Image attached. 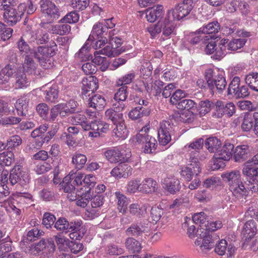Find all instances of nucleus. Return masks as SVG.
Wrapping results in <instances>:
<instances>
[{"mask_svg":"<svg viewBox=\"0 0 258 258\" xmlns=\"http://www.w3.org/2000/svg\"><path fill=\"white\" fill-rule=\"evenodd\" d=\"M223 180L229 186L231 191L234 196L239 198V194H244V185L241 180V174L239 170H235L226 172L221 175Z\"/></svg>","mask_w":258,"mask_h":258,"instance_id":"1","label":"nucleus"},{"mask_svg":"<svg viewBox=\"0 0 258 258\" xmlns=\"http://www.w3.org/2000/svg\"><path fill=\"white\" fill-rule=\"evenodd\" d=\"M205 78L207 80L209 89L213 93L216 89L218 93H222L227 86L225 78L222 73H216L212 69H208L205 72Z\"/></svg>","mask_w":258,"mask_h":258,"instance_id":"2","label":"nucleus"},{"mask_svg":"<svg viewBox=\"0 0 258 258\" xmlns=\"http://www.w3.org/2000/svg\"><path fill=\"white\" fill-rule=\"evenodd\" d=\"M104 155L106 159L111 163L125 162L131 157L130 151H126L124 147H116L105 151Z\"/></svg>","mask_w":258,"mask_h":258,"instance_id":"3","label":"nucleus"},{"mask_svg":"<svg viewBox=\"0 0 258 258\" xmlns=\"http://www.w3.org/2000/svg\"><path fill=\"white\" fill-rule=\"evenodd\" d=\"M54 54L51 48L39 46L34 52V57L37 58L41 65L44 69H49L53 66L51 56Z\"/></svg>","mask_w":258,"mask_h":258,"instance_id":"4","label":"nucleus"},{"mask_svg":"<svg viewBox=\"0 0 258 258\" xmlns=\"http://www.w3.org/2000/svg\"><path fill=\"white\" fill-rule=\"evenodd\" d=\"M188 221L197 224H205L206 229L202 228L200 230L203 229L206 230V231H214L221 228L222 226V222L221 221H216L209 223L207 220L206 215L204 212L195 214L192 216V220L189 219Z\"/></svg>","mask_w":258,"mask_h":258,"instance_id":"5","label":"nucleus"},{"mask_svg":"<svg viewBox=\"0 0 258 258\" xmlns=\"http://www.w3.org/2000/svg\"><path fill=\"white\" fill-rule=\"evenodd\" d=\"M30 180L28 173L23 170L20 166H15L10 171L9 181L12 185L19 183L22 185L29 183Z\"/></svg>","mask_w":258,"mask_h":258,"instance_id":"6","label":"nucleus"},{"mask_svg":"<svg viewBox=\"0 0 258 258\" xmlns=\"http://www.w3.org/2000/svg\"><path fill=\"white\" fill-rule=\"evenodd\" d=\"M235 112V106L233 103L225 104L221 101H217L215 104V111L214 116L217 118H221L223 116H231Z\"/></svg>","mask_w":258,"mask_h":258,"instance_id":"7","label":"nucleus"},{"mask_svg":"<svg viewBox=\"0 0 258 258\" xmlns=\"http://www.w3.org/2000/svg\"><path fill=\"white\" fill-rule=\"evenodd\" d=\"M172 125L169 121H163L158 129V141L160 145L165 146L171 141Z\"/></svg>","mask_w":258,"mask_h":258,"instance_id":"8","label":"nucleus"},{"mask_svg":"<svg viewBox=\"0 0 258 258\" xmlns=\"http://www.w3.org/2000/svg\"><path fill=\"white\" fill-rule=\"evenodd\" d=\"M69 229L71 233L69 234L70 239L76 240H81L86 232V229L81 220H75L70 222Z\"/></svg>","mask_w":258,"mask_h":258,"instance_id":"9","label":"nucleus"},{"mask_svg":"<svg viewBox=\"0 0 258 258\" xmlns=\"http://www.w3.org/2000/svg\"><path fill=\"white\" fill-rule=\"evenodd\" d=\"M82 83V94L86 96H89L98 88V79L95 76H91L84 78Z\"/></svg>","mask_w":258,"mask_h":258,"instance_id":"10","label":"nucleus"},{"mask_svg":"<svg viewBox=\"0 0 258 258\" xmlns=\"http://www.w3.org/2000/svg\"><path fill=\"white\" fill-rule=\"evenodd\" d=\"M191 0H185L177 5L174 9L168 11V16H187L192 10Z\"/></svg>","mask_w":258,"mask_h":258,"instance_id":"11","label":"nucleus"},{"mask_svg":"<svg viewBox=\"0 0 258 258\" xmlns=\"http://www.w3.org/2000/svg\"><path fill=\"white\" fill-rule=\"evenodd\" d=\"M149 222L146 220L140 223H133L127 229L126 233L128 236H139L149 230Z\"/></svg>","mask_w":258,"mask_h":258,"instance_id":"12","label":"nucleus"},{"mask_svg":"<svg viewBox=\"0 0 258 258\" xmlns=\"http://www.w3.org/2000/svg\"><path fill=\"white\" fill-rule=\"evenodd\" d=\"M204 140L200 138L184 146V149L189 152L191 161L196 163L198 161L199 151L202 148Z\"/></svg>","mask_w":258,"mask_h":258,"instance_id":"13","label":"nucleus"},{"mask_svg":"<svg viewBox=\"0 0 258 258\" xmlns=\"http://www.w3.org/2000/svg\"><path fill=\"white\" fill-rule=\"evenodd\" d=\"M256 233V227L254 221L251 220L247 221L242 229V238L244 243L253 237Z\"/></svg>","mask_w":258,"mask_h":258,"instance_id":"14","label":"nucleus"},{"mask_svg":"<svg viewBox=\"0 0 258 258\" xmlns=\"http://www.w3.org/2000/svg\"><path fill=\"white\" fill-rule=\"evenodd\" d=\"M201 170L200 166L197 163L195 164H190V166H184L181 168L180 174L186 181H190L194 175H198Z\"/></svg>","mask_w":258,"mask_h":258,"instance_id":"15","label":"nucleus"},{"mask_svg":"<svg viewBox=\"0 0 258 258\" xmlns=\"http://www.w3.org/2000/svg\"><path fill=\"white\" fill-rule=\"evenodd\" d=\"M234 146L230 143H226L221 148H220L216 154L217 159L214 161V165L218 162V159H221L225 161L229 160L232 157V152L233 151Z\"/></svg>","mask_w":258,"mask_h":258,"instance_id":"16","label":"nucleus"},{"mask_svg":"<svg viewBox=\"0 0 258 258\" xmlns=\"http://www.w3.org/2000/svg\"><path fill=\"white\" fill-rule=\"evenodd\" d=\"M250 154L249 146L246 145L237 146L233 152V157L235 162H241L247 159Z\"/></svg>","mask_w":258,"mask_h":258,"instance_id":"17","label":"nucleus"},{"mask_svg":"<svg viewBox=\"0 0 258 258\" xmlns=\"http://www.w3.org/2000/svg\"><path fill=\"white\" fill-rule=\"evenodd\" d=\"M133 168L127 164L118 165L114 167L111 171L110 174L112 176L120 178L121 177L127 178L132 174Z\"/></svg>","mask_w":258,"mask_h":258,"instance_id":"18","label":"nucleus"},{"mask_svg":"<svg viewBox=\"0 0 258 258\" xmlns=\"http://www.w3.org/2000/svg\"><path fill=\"white\" fill-rule=\"evenodd\" d=\"M150 109L149 107L137 106L132 109L128 113V117L132 120H137L147 116L150 114Z\"/></svg>","mask_w":258,"mask_h":258,"instance_id":"19","label":"nucleus"},{"mask_svg":"<svg viewBox=\"0 0 258 258\" xmlns=\"http://www.w3.org/2000/svg\"><path fill=\"white\" fill-rule=\"evenodd\" d=\"M40 7L42 13L49 16L57 15L58 9L51 0H41Z\"/></svg>","mask_w":258,"mask_h":258,"instance_id":"20","label":"nucleus"},{"mask_svg":"<svg viewBox=\"0 0 258 258\" xmlns=\"http://www.w3.org/2000/svg\"><path fill=\"white\" fill-rule=\"evenodd\" d=\"M104 117L105 119L110 120L114 124L124 122L122 113L116 111L113 108H109L105 111Z\"/></svg>","mask_w":258,"mask_h":258,"instance_id":"21","label":"nucleus"},{"mask_svg":"<svg viewBox=\"0 0 258 258\" xmlns=\"http://www.w3.org/2000/svg\"><path fill=\"white\" fill-rule=\"evenodd\" d=\"M149 128L144 126L133 139V141H135L142 146L144 149L145 145H147L149 138L152 136L149 134Z\"/></svg>","mask_w":258,"mask_h":258,"instance_id":"22","label":"nucleus"},{"mask_svg":"<svg viewBox=\"0 0 258 258\" xmlns=\"http://www.w3.org/2000/svg\"><path fill=\"white\" fill-rule=\"evenodd\" d=\"M149 128L144 126L133 139V141H135L142 146L144 149L145 145H147L149 138L152 136L149 134Z\"/></svg>","mask_w":258,"mask_h":258,"instance_id":"23","label":"nucleus"},{"mask_svg":"<svg viewBox=\"0 0 258 258\" xmlns=\"http://www.w3.org/2000/svg\"><path fill=\"white\" fill-rule=\"evenodd\" d=\"M149 128L144 126L133 139V141H135L142 146L144 149L145 145H147L149 138L152 136L149 134Z\"/></svg>","mask_w":258,"mask_h":258,"instance_id":"24","label":"nucleus"},{"mask_svg":"<svg viewBox=\"0 0 258 258\" xmlns=\"http://www.w3.org/2000/svg\"><path fill=\"white\" fill-rule=\"evenodd\" d=\"M15 75L14 87L16 89H22L28 86V81L24 71L22 69L17 70Z\"/></svg>","mask_w":258,"mask_h":258,"instance_id":"25","label":"nucleus"},{"mask_svg":"<svg viewBox=\"0 0 258 258\" xmlns=\"http://www.w3.org/2000/svg\"><path fill=\"white\" fill-rule=\"evenodd\" d=\"M114 195L118 210L120 213H125L127 209V205L129 204L128 199L120 191L115 192Z\"/></svg>","mask_w":258,"mask_h":258,"instance_id":"26","label":"nucleus"},{"mask_svg":"<svg viewBox=\"0 0 258 258\" xmlns=\"http://www.w3.org/2000/svg\"><path fill=\"white\" fill-rule=\"evenodd\" d=\"M29 100V97L28 95H25L17 100L15 103V108L18 115L21 116L26 115L24 110L26 109L27 110Z\"/></svg>","mask_w":258,"mask_h":258,"instance_id":"27","label":"nucleus"},{"mask_svg":"<svg viewBox=\"0 0 258 258\" xmlns=\"http://www.w3.org/2000/svg\"><path fill=\"white\" fill-rule=\"evenodd\" d=\"M165 188L172 194H174L179 191L180 188V182L178 179L172 178H167L164 179Z\"/></svg>","mask_w":258,"mask_h":258,"instance_id":"28","label":"nucleus"},{"mask_svg":"<svg viewBox=\"0 0 258 258\" xmlns=\"http://www.w3.org/2000/svg\"><path fill=\"white\" fill-rule=\"evenodd\" d=\"M140 191L150 194L154 192L156 189V182L151 178H145L142 183H140Z\"/></svg>","mask_w":258,"mask_h":258,"instance_id":"29","label":"nucleus"},{"mask_svg":"<svg viewBox=\"0 0 258 258\" xmlns=\"http://www.w3.org/2000/svg\"><path fill=\"white\" fill-rule=\"evenodd\" d=\"M36 10V8L33 6L32 2L30 1L28 5L25 4H20L15 14L18 16H28L33 14Z\"/></svg>","mask_w":258,"mask_h":258,"instance_id":"30","label":"nucleus"},{"mask_svg":"<svg viewBox=\"0 0 258 258\" xmlns=\"http://www.w3.org/2000/svg\"><path fill=\"white\" fill-rule=\"evenodd\" d=\"M105 100L100 95H95L89 99L88 105L97 110H100L105 105Z\"/></svg>","mask_w":258,"mask_h":258,"instance_id":"31","label":"nucleus"},{"mask_svg":"<svg viewBox=\"0 0 258 258\" xmlns=\"http://www.w3.org/2000/svg\"><path fill=\"white\" fill-rule=\"evenodd\" d=\"M100 121H92L90 123L88 121L84 130L86 131H91L88 133V137L91 138H97L100 136L99 128Z\"/></svg>","mask_w":258,"mask_h":258,"instance_id":"32","label":"nucleus"},{"mask_svg":"<svg viewBox=\"0 0 258 258\" xmlns=\"http://www.w3.org/2000/svg\"><path fill=\"white\" fill-rule=\"evenodd\" d=\"M14 73V66L8 64L0 71V84H6Z\"/></svg>","mask_w":258,"mask_h":258,"instance_id":"33","label":"nucleus"},{"mask_svg":"<svg viewBox=\"0 0 258 258\" xmlns=\"http://www.w3.org/2000/svg\"><path fill=\"white\" fill-rule=\"evenodd\" d=\"M16 0H0V9L4 10L8 15L15 16L14 7L17 5Z\"/></svg>","mask_w":258,"mask_h":258,"instance_id":"34","label":"nucleus"},{"mask_svg":"<svg viewBox=\"0 0 258 258\" xmlns=\"http://www.w3.org/2000/svg\"><path fill=\"white\" fill-rule=\"evenodd\" d=\"M221 143L216 137H210L205 142V146L211 153H217L221 148Z\"/></svg>","mask_w":258,"mask_h":258,"instance_id":"35","label":"nucleus"},{"mask_svg":"<svg viewBox=\"0 0 258 258\" xmlns=\"http://www.w3.org/2000/svg\"><path fill=\"white\" fill-rule=\"evenodd\" d=\"M116 127L113 129L112 136L116 138L124 140L127 138L128 131L124 124V122L118 123L115 124Z\"/></svg>","mask_w":258,"mask_h":258,"instance_id":"36","label":"nucleus"},{"mask_svg":"<svg viewBox=\"0 0 258 258\" xmlns=\"http://www.w3.org/2000/svg\"><path fill=\"white\" fill-rule=\"evenodd\" d=\"M72 162L75 165V168L79 170L84 167L87 160L85 155L79 152H75L72 155Z\"/></svg>","mask_w":258,"mask_h":258,"instance_id":"37","label":"nucleus"},{"mask_svg":"<svg viewBox=\"0 0 258 258\" xmlns=\"http://www.w3.org/2000/svg\"><path fill=\"white\" fill-rule=\"evenodd\" d=\"M140 16L145 15V16H161L164 14L163 7L158 5L153 7L146 9L143 11H140Z\"/></svg>","mask_w":258,"mask_h":258,"instance_id":"38","label":"nucleus"},{"mask_svg":"<svg viewBox=\"0 0 258 258\" xmlns=\"http://www.w3.org/2000/svg\"><path fill=\"white\" fill-rule=\"evenodd\" d=\"M160 21L164 22L162 23L161 29H163V34L165 36H169L173 33L175 26L169 20L167 17H160Z\"/></svg>","mask_w":258,"mask_h":258,"instance_id":"39","label":"nucleus"},{"mask_svg":"<svg viewBox=\"0 0 258 258\" xmlns=\"http://www.w3.org/2000/svg\"><path fill=\"white\" fill-rule=\"evenodd\" d=\"M250 162L247 161L242 169V173L248 177V179L256 178L258 176V167L253 166Z\"/></svg>","mask_w":258,"mask_h":258,"instance_id":"40","label":"nucleus"},{"mask_svg":"<svg viewBox=\"0 0 258 258\" xmlns=\"http://www.w3.org/2000/svg\"><path fill=\"white\" fill-rule=\"evenodd\" d=\"M124 51V49H122V48L120 49H116L114 47H111L110 46H106L104 48L100 49L98 51L95 52V54H104L107 55L109 57L115 56L121 54Z\"/></svg>","mask_w":258,"mask_h":258,"instance_id":"41","label":"nucleus"},{"mask_svg":"<svg viewBox=\"0 0 258 258\" xmlns=\"http://www.w3.org/2000/svg\"><path fill=\"white\" fill-rule=\"evenodd\" d=\"M245 82L252 90L258 92V73H250L245 77Z\"/></svg>","mask_w":258,"mask_h":258,"instance_id":"42","label":"nucleus"},{"mask_svg":"<svg viewBox=\"0 0 258 258\" xmlns=\"http://www.w3.org/2000/svg\"><path fill=\"white\" fill-rule=\"evenodd\" d=\"M245 192L244 194H239V198L245 196L247 194V190L251 191L252 192H258V180L256 178H251L250 179H247L245 181Z\"/></svg>","mask_w":258,"mask_h":258,"instance_id":"43","label":"nucleus"},{"mask_svg":"<svg viewBox=\"0 0 258 258\" xmlns=\"http://www.w3.org/2000/svg\"><path fill=\"white\" fill-rule=\"evenodd\" d=\"M21 69L24 70L31 74H37L36 64L32 58L27 55L25 57L23 67Z\"/></svg>","mask_w":258,"mask_h":258,"instance_id":"44","label":"nucleus"},{"mask_svg":"<svg viewBox=\"0 0 258 258\" xmlns=\"http://www.w3.org/2000/svg\"><path fill=\"white\" fill-rule=\"evenodd\" d=\"M207 231L202 235L203 239L200 246L202 250L211 249L215 244V242L212 239L213 236L209 233L210 231H208L207 234Z\"/></svg>","mask_w":258,"mask_h":258,"instance_id":"45","label":"nucleus"},{"mask_svg":"<svg viewBox=\"0 0 258 258\" xmlns=\"http://www.w3.org/2000/svg\"><path fill=\"white\" fill-rule=\"evenodd\" d=\"M69 121L73 124L81 125L84 130L88 121L86 116L82 113H76L69 117Z\"/></svg>","mask_w":258,"mask_h":258,"instance_id":"46","label":"nucleus"},{"mask_svg":"<svg viewBox=\"0 0 258 258\" xmlns=\"http://www.w3.org/2000/svg\"><path fill=\"white\" fill-rule=\"evenodd\" d=\"M14 155L11 151H5L0 153V164L10 166L14 162Z\"/></svg>","mask_w":258,"mask_h":258,"instance_id":"47","label":"nucleus"},{"mask_svg":"<svg viewBox=\"0 0 258 258\" xmlns=\"http://www.w3.org/2000/svg\"><path fill=\"white\" fill-rule=\"evenodd\" d=\"M219 29L220 25L216 21L210 23L205 26L200 28L199 32L204 34H210L218 32Z\"/></svg>","mask_w":258,"mask_h":258,"instance_id":"48","label":"nucleus"},{"mask_svg":"<svg viewBox=\"0 0 258 258\" xmlns=\"http://www.w3.org/2000/svg\"><path fill=\"white\" fill-rule=\"evenodd\" d=\"M125 246L132 253L139 252L141 249L140 243L133 238H128L126 239Z\"/></svg>","mask_w":258,"mask_h":258,"instance_id":"49","label":"nucleus"},{"mask_svg":"<svg viewBox=\"0 0 258 258\" xmlns=\"http://www.w3.org/2000/svg\"><path fill=\"white\" fill-rule=\"evenodd\" d=\"M71 179L70 176H66L63 179L62 182L61 183V186L63 188L64 191L66 192H73L76 189V185Z\"/></svg>","mask_w":258,"mask_h":258,"instance_id":"50","label":"nucleus"},{"mask_svg":"<svg viewBox=\"0 0 258 258\" xmlns=\"http://www.w3.org/2000/svg\"><path fill=\"white\" fill-rule=\"evenodd\" d=\"M152 70L151 62H146L142 66L140 69L141 77L145 80H151V77L152 74Z\"/></svg>","mask_w":258,"mask_h":258,"instance_id":"51","label":"nucleus"},{"mask_svg":"<svg viewBox=\"0 0 258 258\" xmlns=\"http://www.w3.org/2000/svg\"><path fill=\"white\" fill-rule=\"evenodd\" d=\"M186 94L185 92L183 90L180 89L175 90L170 97V103L177 106L180 100L185 97Z\"/></svg>","mask_w":258,"mask_h":258,"instance_id":"52","label":"nucleus"},{"mask_svg":"<svg viewBox=\"0 0 258 258\" xmlns=\"http://www.w3.org/2000/svg\"><path fill=\"white\" fill-rule=\"evenodd\" d=\"M135 78V74L131 73L125 75L118 78L116 82V85L118 87L126 86L131 84Z\"/></svg>","mask_w":258,"mask_h":258,"instance_id":"53","label":"nucleus"},{"mask_svg":"<svg viewBox=\"0 0 258 258\" xmlns=\"http://www.w3.org/2000/svg\"><path fill=\"white\" fill-rule=\"evenodd\" d=\"M90 45L89 41H87L79 51L75 54V57L83 61L88 59L90 57Z\"/></svg>","mask_w":258,"mask_h":258,"instance_id":"54","label":"nucleus"},{"mask_svg":"<svg viewBox=\"0 0 258 258\" xmlns=\"http://www.w3.org/2000/svg\"><path fill=\"white\" fill-rule=\"evenodd\" d=\"M256 116H258V115L254 114L253 117L249 115L244 116L241 125V127L243 131L248 132L252 128L253 125V118H255Z\"/></svg>","mask_w":258,"mask_h":258,"instance_id":"55","label":"nucleus"},{"mask_svg":"<svg viewBox=\"0 0 258 258\" xmlns=\"http://www.w3.org/2000/svg\"><path fill=\"white\" fill-rule=\"evenodd\" d=\"M46 101L55 102L58 98V91L55 86L50 87L48 90L44 91Z\"/></svg>","mask_w":258,"mask_h":258,"instance_id":"56","label":"nucleus"},{"mask_svg":"<svg viewBox=\"0 0 258 258\" xmlns=\"http://www.w3.org/2000/svg\"><path fill=\"white\" fill-rule=\"evenodd\" d=\"M163 203L160 204L158 206L153 207L151 210V215L153 220L158 221L163 214V209L165 207L163 205Z\"/></svg>","mask_w":258,"mask_h":258,"instance_id":"57","label":"nucleus"},{"mask_svg":"<svg viewBox=\"0 0 258 258\" xmlns=\"http://www.w3.org/2000/svg\"><path fill=\"white\" fill-rule=\"evenodd\" d=\"M13 31L12 29L7 28L0 22V40L6 41L9 39L12 35Z\"/></svg>","mask_w":258,"mask_h":258,"instance_id":"58","label":"nucleus"},{"mask_svg":"<svg viewBox=\"0 0 258 258\" xmlns=\"http://www.w3.org/2000/svg\"><path fill=\"white\" fill-rule=\"evenodd\" d=\"M114 94V99L116 101H124L127 97V86H120Z\"/></svg>","mask_w":258,"mask_h":258,"instance_id":"59","label":"nucleus"},{"mask_svg":"<svg viewBox=\"0 0 258 258\" xmlns=\"http://www.w3.org/2000/svg\"><path fill=\"white\" fill-rule=\"evenodd\" d=\"M246 42L245 39H234L227 45V49L230 50L235 51L243 46Z\"/></svg>","mask_w":258,"mask_h":258,"instance_id":"60","label":"nucleus"},{"mask_svg":"<svg viewBox=\"0 0 258 258\" xmlns=\"http://www.w3.org/2000/svg\"><path fill=\"white\" fill-rule=\"evenodd\" d=\"M70 222L64 218L60 217L55 222L54 227L56 230L64 231L69 229Z\"/></svg>","mask_w":258,"mask_h":258,"instance_id":"61","label":"nucleus"},{"mask_svg":"<svg viewBox=\"0 0 258 258\" xmlns=\"http://www.w3.org/2000/svg\"><path fill=\"white\" fill-rule=\"evenodd\" d=\"M140 180L138 179H135L130 180L126 185V191L128 193H135L138 190L140 191Z\"/></svg>","mask_w":258,"mask_h":258,"instance_id":"62","label":"nucleus"},{"mask_svg":"<svg viewBox=\"0 0 258 258\" xmlns=\"http://www.w3.org/2000/svg\"><path fill=\"white\" fill-rule=\"evenodd\" d=\"M102 25V24L99 23L98 24H95L93 26L91 34L89 36L87 41H93V39H95L94 36L98 37L99 36L103 34L104 31Z\"/></svg>","mask_w":258,"mask_h":258,"instance_id":"63","label":"nucleus"},{"mask_svg":"<svg viewBox=\"0 0 258 258\" xmlns=\"http://www.w3.org/2000/svg\"><path fill=\"white\" fill-rule=\"evenodd\" d=\"M53 33L60 35L68 34L71 31V27L68 24L55 25L52 29Z\"/></svg>","mask_w":258,"mask_h":258,"instance_id":"64","label":"nucleus"}]
</instances>
